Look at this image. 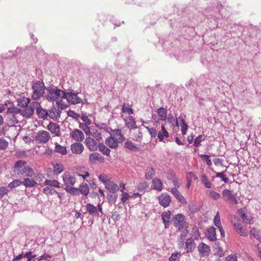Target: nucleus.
Instances as JSON below:
<instances>
[{"mask_svg":"<svg viewBox=\"0 0 261 261\" xmlns=\"http://www.w3.org/2000/svg\"><path fill=\"white\" fill-rule=\"evenodd\" d=\"M105 187L108 190L109 193L115 194L119 190L118 186L114 182L109 180L105 185Z\"/></svg>","mask_w":261,"mask_h":261,"instance_id":"22","label":"nucleus"},{"mask_svg":"<svg viewBox=\"0 0 261 261\" xmlns=\"http://www.w3.org/2000/svg\"><path fill=\"white\" fill-rule=\"evenodd\" d=\"M179 256L180 254L178 252L173 253L169 257V261H178Z\"/></svg>","mask_w":261,"mask_h":261,"instance_id":"64","label":"nucleus"},{"mask_svg":"<svg viewBox=\"0 0 261 261\" xmlns=\"http://www.w3.org/2000/svg\"><path fill=\"white\" fill-rule=\"evenodd\" d=\"M18 175H24L26 176L32 177L34 174V171L32 168L30 166H25L20 171V173H17Z\"/></svg>","mask_w":261,"mask_h":261,"instance_id":"21","label":"nucleus"},{"mask_svg":"<svg viewBox=\"0 0 261 261\" xmlns=\"http://www.w3.org/2000/svg\"><path fill=\"white\" fill-rule=\"evenodd\" d=\"M159 203L164 207H168L171 203V198L167 193H162L158 197Z\"/></svg>","mask_w":261,"mask_h":261,"instance_id":"10","label":"nucleus"},{"mask_svg":"<svg viewBox=\"0 0 261 261\" xmlns=\"http://www.w3.org/2000/svg\"><path fill=\"white\" fill-rule=\"evenodd\" d=\"M199 156L205 162L206 165L208 166H211L212 165V162L210 159V156L207 154H199Z\"/></svg>","mask_w":261,"mask_h":261,"instance_id":"51","label":"nucleus"},{"mask_svg":"<svg viewBox=\"0 0 261 261\" xmlns=\"http://www.w3.org/2000/svg\"><path fill=\"white\" fill-rule=\"evenodd\" d=\"M214 222L215 225L217 227L222 226L221 223V221H220V217L219 212H217V213L216 214V215L214 218Z\"/></svg>","mask_w":261,"mask_h":261,"instance_id":"56","label":"nucleus"},{"mask_svg":"<svg viewBox=\"0 0 261 261\" xmlns=\"http://www.w3.org/2000/svg\"><path fill=\"white\" fill-rule=\"evenodd\" d=\"M87 146L91 151H96L97 149L98 146L96 141L91 137H87L85 141Z\"/></svg>","mask_w":261,"mask_h":261,"instance_id":"17","label":"nucleus"},{"mask_svg":"<svg viewBox=\"0 0 261 261\" xmlns=\"http://www.w3.org/2000/svg\"><path fill=\"white\" fill-rule=\"evenodd\" d=\"M153 189L161 191L162 190L163 184L160 179L154 178L152 180Z\"/></svg>","mask_w":261,"mask_h":261,"instance_id":"33","label":"nucleus"},{"mask_svg":"<svg viewBox=\"0 0 261 261\" xmlns=\"http://www.w3.org/2000/svg\"><path fill=\"white\" fill-rule=\"evenodd\" d=\"M199 254L201 257H207L211 252L210 247L204 243H200L197 247Z\"/></svg>","mask_w":261,"mask_h":261,"instance_id":"9","label":"nucleus"},{"mask_svg":"<svg viewBox=\"0 0 261 261\" xmlns=\"http://www.w3.org/2000/svg\"><path fill=\"white\" fill-rule=\"evenodd\" d=\"M167 120L169 123H171L172 126H178V120L177 118H174L173 116L170 114L168 115Z\"/></svg>","mask_w":261,"mask_h":261,"instance_id":"49","label":"nucleus"},{"mask_svg":"<svg viewBox=\"0 0 261 261\" xmlns=\"http://www.w3.org/2000/svg\"><path fill=\"white\" fill-rule=\"evenodd\" d=\"M169 137V133L166 130L165 126L162 125L161 127V130L158 133V137L160 141H163L164 138Z\"/></svg>","mask_w":261,"mask_h":261,"instance_id":"30","label":"nucleus"},{"mask_svg":"<svg viewBox=\"0 0 261 261\" xmlns=\"http://www.w3.org/2000/svg\"><path fill=\"white\" fill-rule=\"evenodd\" d=\"M239 215L245 223L252 224L253 223L252 217L245 213L243 210L239 211Z\"/></svg>","mask_w":261,"mask_h":261,"instance_id":"24","label":"nucleus"},{"mask_svg":"<svg viewBox=\"0 0 261 261\" xmlns=\"http://www.w3.org/2000/svg\"><path fill=\"white\" fill-rule=\"evenodd\" d=\"M18 106L23 108V110H25L27 108L30 107L31 99L29 98L22 97L19 98L17 101Z\"/></svg>","mask_w":261,"mask_h":261,"instance_id":"20","label":"nucleus"},{"mask_svg":"<svg viewBox=\"0 0 261 261\" xmlns=\"http://www.w3.org/2000/svg\"><path fill=\"white\" fill-rule=\"evenodd\" d=\"M80 194L87 196L89 193V186L87 184L82 183L79 187Z\"/></svg>","mask_w":261,"mask_h":261,"instance_id":"36","label":"nucleus"},{"mask_svg":"<svg viewBox=\"0 0 261 261\" xmlns=\"http://www.w3.org/2000/svg\"><path fill=\"white\" fill-rule=\"evenodd\" d=\"M214 251L215 252V255L219 256V257H222L224 255V252L223 249L220 247H216Z\"/></svg>","mask_w":261,"mask_h":261,"instance_id":"57","label":"nucleus"},{"mask_svg":"<svg viewBox=\"0 0 261 261\" xmlns=\"http://www.w3.org/2000/svg\"><path fill=\"white\" fill-rule=\"evenodd\" d=\"M50 138V134L46 130L39 131L36 136L35 139L40 144L46 143Z\"/></svg>","mask_w":261,"mask_h":261,"instance_id":"8","label":"nucleus"},{"mask_svg":"<svg viewBox=\"0 0 261 261\" xmlns=\"http://www.w3.org/2000/svg\"><path fill=\"white\" fill-rule=\"evenodd\" d=\"M96 161L100 163H103L105 158L98 152H93L89 154V163L91 164L94 165L96 163Z\"/></svg>","mask_w":261,"mask_h":261,"instance_id":"11","label":"nucleus"},{"mask_svg":"<svg viewBox=\"0 0 261 261\" xmlns=\"http://www.w3.org/2000/svg\"><path fill=\"white\" fill-rule=\"evenodd\" d=\"M124 147L132 151L139 150L140 149L139 145L135 144L130 141L125 142L124 143Z\"/></svg>","mask_w":261,"mask_h":261,"instance_id":"25","label":"nucleus"},{"mask_svg":"<svg viewBox=\"0 0 261 261\" xmlns=\"http://www.w3.org/2000/svg\"><path fill=\"white\" fill-rule=\"evenodd\" d=\"M63 180L65 185H73L75 182V178L68 173H64L62 175Z\"/></svg>","mask_w":261,"mask_h":261,"instance_id":"16","label":"nucleus"},{"mask_svg":"<svg viewBox=\"0 0 261 261\" xmlns=\"http://www.w3.org/2000/svg\"><path fill=\"white\" fill-rule=\"evenodd\" d=\"M8 146V142L4 138H0V149L5 150Z\"/></svg>","mask_w":261,"mask_h":261,"instance_id":"55","label":"nucleus"},{"mask_svg":"<svg viewBox=\"0 0 261 261\" xmlns=\"http://www.w3.org/2000/svg\"><path fill=\"white\" fill-rule=\"evenodd\" d=\"M22 111L23 110H21L16 107H10L7 109V114L8 115H15V114L19 113L21 114Z\"/></svg>","mask_w":261,"mask_h":261,"instance_id":"38","label":"nucleus"},{"mask_svg":"<svg viewBox=\"0 0 261 261\" xmlns=\"http://www.w3.org/2000/svg\"><path fill=\"white\" fill-rule=\"evenodd\" d=\"M44 185L46 186L56 187V188H59L60 187V183L58 182V181L54 179V180H49V179H46L44 182Z\"/></svg>","mask_w":261,"mask_h":261,"instance_id":"42","label":"nucleus"},{"mask_svg":"<svg viewBox=\"0 0 261 261\" xmlns=\"http://www.w3.org/2000/svg\"><path fill=\"white\" fill-rule=\"evenodd\" d=\"M32 88L33 90L32 98L34 100H37L43 96L46 87L43 81L39 80L33 82Z\"/></svg>","mask_w":261,"mask_h":261,"instance_id":"4","label":"nucleus"},{"mask_svg":"<svg viewBox=\"0 0 261 261\" xmlns=\"http://www.w3.org/2000/svg\"><path fill=\"white\" fill-rule=\"evenodd\" d=\"M43 193L47 195H53L55 193H57V191L56 190L53 188H50L48 187H46L43 188Z\"/></svg>","mask_w":261,"mask_h":261,"instance_id":"52","label":"nucleus"},{"mask_svg":"<svg viewBox=\"0 0 261 261\" xmlns=\"http://www.w3.org/2000/svg\"><path fill=\"white\" fill-rule=\"evenodd\" d=\"M210 197L214 200H218L220 198V195L218 193L213 190L209 191Z\"/></svg>","mask_w":261,"mask_h":261,"instance_id":"58","label":"nucleus"},{"mask_svg":"<svg viewBox=\"0 0 261 261\" xmlns=\"http://www.w3.org/2000/svg\"><path fill=\"white\" fill-rule=\"evenodd\" d=\"M186 178H187V179H190L191 181H192V179L195 180H196L198 179V178L196 176V175L192 172H188L187 174Z\"/></svg>","mask_w":261,"mask_h":261,"instance_id":"63","label":"nucleus"},{"mask_svg":"<svg viewBox=\"0 0 261 261\" xmlns=\"http://www.w3.org/2000/svg\"><path fill=\"white\" fill-rule=\"evenodd\" d=\"M35 109L38 116L43 119H47L48 114L46 109H43L40 103L37 101H33L30 103V107L25 110H23L21 115L26 118L31 117L34 114Z\"/></svg>","mask_w":261,"mask_h":261,"instance_id":"1","label":"nucleus"},{"mask_svg":"<svg viewBox=\"0 0 261 261\" xmlns=\"http://www.w3.org/2000/svg\"><path fill=\"white\" fill-rule=\"evenodd\" d=\"M67 115L69 117H72L76 120H78L79 118L81 117L79 114L72 110H69L67 112Z\"/></svg>","mask_w":261,"mask_h":261,"instance_id":"60","label":"nucleus"},{"mask_svg":"<svg viewBox=\"0 0 261 261\" xmlns=\"http://www.w3.org/2000/svg\"><path fill=\"white\" fill-rule=\"evenodd\" d=\"M58 107L62 110H65L68 107L67 104L63 102L62 100L56 101Z\"/></svg>","mask_w":261,"mask_h":261,"instance_id":"61","label":"nucleus"},{"mask_svg":"<svg viewBox=\"0 0 261 261\" xmlns=\"http://www.w3.org/2000/svg\"><path fill=\"white\" fill-rule=\"evenodd\" d=\"M47 129L49 130L52 134H56L58 136L57 133L59 132V126L53 122H50L47 126Z\"/></svg>","mask_w":261,"mask_h":261,"instance_id":"31","label":"nucleus"},{"mask_svg":"<svg viewBox=\"0 0 261 261\" xmlns=\"http://www.w3.org/2000/svg\"><path fill=\"white\" fill-rule=\"evenodd\" d=\"M189 210L192 213H195L200 211V208H198L195 202L192 201L188 205Z\"/></svg>","mask_w":261,"mask_h":261,"instance_id":"45","label":"nucleus"},{"mask_svg":"<svg viewBox=\"0 0 261 261\" xmlns=\"http://www.w3.org/2000/svg\"><path fill=\"white\" fill-rule=\"evenodd\" d=\"M250 233L261 243V234L258 229L253 228L250 230Z\"/></svg>","mask_w":261,"mask_h":261,"instance_id":"39","label":"nucleus"},{"mask_svg":"<svg viewBox=\"0 0 261 261\" xmlns=\"http://www.w3.org/2000/svg\"><path fill=\"white\" fill-rule=\"evenodd\" d=\"M187 252H191L195 247V243L193 241L192 238H189L187 240L185 244Z\"/></svg>","mask_w":261,"mask_h":261,"instance_id":"29","label":"nucleus"},{"mask_svg":"<svg viewBox=\"0 0 261 261\" xmlns=\"http://www.w3.org/2000/svg\"><path fill=\"white\" fill-rule=\"evenodd\" d=\"M222 196L225 200L228 201L230 204L236 205L238 203L237 194L233 193L229 190H224L222 192Z\"/></svg>","mask_w":261,"mask_h":261,"instance_id":"7","label":"nucleus"},{"mask_svg":"<svg viewBox=\"0 0 261 261\" xmlns=\"http://www.w3.org/2000/svg\"><path fill=\"white\" fill-rule=\"evenodd\" d=\"M207 237L211 241H214L216 240V228L211 227L207 229Z\"/></svg>","mask_w":261,"mask_h":261,"instance_id":"27","label":"nucleus"},{"mask_svg":"<svg viewBox=\"0 0 261 261\" xmlns=\"http://www.w3.org/2000/svg\"><path fill=\"white\" fill-rule=\"evenodd\" d=\"M156 112L160 120L162 121L166 120L167 118V111L165 108L163 107L160 108L157 110Z\"/></svg>","mask_w":261,"mask_h":261,"instance_id":"26","label":"nucleus"},{"mask_svg":"<svg viewBox=\"0 0 261 261\" xmlns=\"http://www.w3.org/2000/svg\"><path fill=\"white\" fill-rule=\"evenodd\" d=\"M204 140V137L203 135H199L198 137H197L194 141V145L195 147H198L201 144L200 143Z\"/></svg>","mask_w":261,"mask_h":261,"instance_id":"53","label":"nucleus"},{"mask_svg":"<svg viewBox=\"0 0 261 261\" xmlns=\"http://www.w3.org/2000/svg\"><path fill=\"white\" fill-rule=\"evenodd\" d=\"M124 122L126 126L130 129L136 128L137 127L136 122L133 116H129L126 117L124 119Z\"/></svg>","mask_w":261,"mask_h":261,"instance_id":"23","label":"nucleus"},{"mask_svg":"<svg viewBox=\"0 0 261 261\" xmlns=\"http://www.w3.org/2000/svg\"><path fill=\"white\" fill-rule=\"evenodd\" d=\"M171 214L172 213L170 211H167L166 212H163L161 215L163 223L165 228H168L169 227V224L171 222L170 219L171 218Z\"/></svg>","mask_w":261,"mask_h":261,"instance_id":"14","label":"nucleus"},{"mask_svg":"<svg viewBox=\"0 0 261 261\" xmlns=\"http://www.w3.org/2000/svg\"><path fill=\"white\" fill-rule=\"evenodd\" d=\"M70 135L75 140L81 142L84 140L85 136L83 132L80 129H76L72 131Z\"/></svg>","mask_w":261,"mask_h":261,"instance_id":"19","label":"nucleus"},{"mask_svg":"<svg viewBox=\"0 0 261 261\" xmlns=\"http://www.w3.org/2000/svg\"><path fill=\"white\" fill-rule=\"evenodd\" d=\"M88 125H87L85 123L80 122L79 127L81 129H82L85 132L86 134L87 135L88 133L90 132V128L89 127Z\"/></svg>","mask_w":261,"mask_h":261,"instance_id":"59","label":"nucleus"},{"mask_svg":"<svg viewBox=\"0 0 261 261\" xmlns=\"http://www.w3.org/2000/svg\"><path fill=\"white\" fill-rule=\"evenodd\" d=\"M22 182V185L29 188L34 187L37 185V183L34 180L29 178H24V180Z\"/></svg>","mask_w":261,"mask_h":261,"instance_id":"34","label":"nucleus"},{"mask_svg":"<svg viewBox=\"0 0 261 261\" xmlns=\"http://www.w3.org/2000/svg\"><path fill=\"white\" fill-rule=\"evenodd\" d=\"M98 147L100 152H101L103 154L106 155L107 156H109L110 154L111 150L110 149L106 146L103 143H99L98 145Z\"/></svg>","mask_w":261,"mask_h":261,"instance_id":"37","label":"nucleus"},{"mask_svg":"<svg viewBox=\"0 0 261 261\" xmlns=\"http://www.w3.org/2000/svg\"><path fill=\"white\" fill-rule=\"evenodd\" d=\"M27 163L26 162L22 161V160H18L16 161L14 164V168L16 170H17L18 171L20 172V171H21V170H20V168H22L24 165H26Z\"/></svg>","mask_w":261,"mask_h":261,"instance_id":"44","label":"nucleus"},{"mask_svg":"<svg viewBox=\"0 0 261 261\" xmlns=\"http://www.w3.org/2000/svg\"><path fill=\"white\" fill-rule=\"evenodd\" d=\"M96 126L100 129H102L104 132H108L110 134L111 133V129H112L110 127L108 126L106 123H100L99 124H95Z\"/></svg>","mask_w":261,"mask_h":261,"instance_id":"48","label":"nucleus"},{"mask_svg":"<svg viewBox=\"0 0 261 261\" xmlns=\"http://www.w3.org/2000/svg\"><path fill=\"white\" fill-rule=\"evenodd\" d=\"M111 136L106 138L105 143L109 147L116 149L118 147V143H122L124 138L120 129H111Z\"/></svg>","mask_w":261,"mask_h":261,"instance_id":"2","label":"nucleus"},{"mask_svg":"<svg viewBox=\"0 0 261 261\" xmlns=\"http://www.w3.org/2000/svg\"><path fill=\"white\" fill-rule=\"evenodd\" d=\"M53 172L55 175H58L63 171V166L59 163H53Z\"/></svg>","mask_w":261,"mask_h":261,"instance_id":"28","label":"nucleus"},{"mask_svg":"<svg viewBox=\"0 0 261 261\" xmlns=\"http://www.w3.org/2000/svg\"><path fill=\"white\" fill-rule=\"evenodd\" d=\"M65 96L62 98L66 99L67 101L72 105H76L82 102V98L79 96V93L71 88L65 91Z\"/></svg>","mask_w":261,"mask_h":261,"instance_id":"6","label":"nucleus"},{"mask_svg":"<svg viewBox=\"0 0 261 261\" xmlns=\"http://www.w3.org/2000/svg\"><path fill=\"white\" fill-rule=\"evenodd\" d=\"M234 229L236 232L241 236L247 237L248 235V231L247 229L242 227L239 221L233 224Z\"/></svg>","mask_w":261,"mask_h":261,"instance_id":"13","label":"nucleus"},{"mask_svg":"<svg viewBox=\"0 0 261 261\" xmlns=\"http://www.w3.org/2000/svg\"><path fill=\"white\" fill-rule=\"evenodd\" d=\"M84 167H80L77 170V174L79 176L82 177L84 179L89 176V173L88 171L84 170Z\"/></svg>","mask_w":261,"mask_h":261,"instance_id":"41","label":"nucleus"},{"mask_svg":"<svg viewBox=\"0 0 261 261\" xmlns=\"http://www.w3.org/2000/svg\"><path fill=\"white\" fill-rule=\"evenodd\" d=\"M188 233L189 230H185L181 232L178 239V244L179 247L182 248L184 247L185 238L188 236Z\"/></svg>","mask_w":261,"mask_h":261,"instance_id":"32","label":"nucleus"},{"mask_svg":"<svg viewBox=\"0 0 261 261\" xmlns=\"http://www.w3.org/2000/svg\"><path fill=\"white\" fill-rule=\"evenodd\" d=\"M216 177L220 178L221 180L224 181L225 183L228 182L229 179L226 176V175L223 172H217Z\"/></svg>","mask_w":261,"mask_h":261,"instance_id":"54","label":"nucleus"},{"mask_svg":"<svg viewBox=\"0 0 261 261\" xmlns=\"http://www.w3.org/2000/svg\"><path fill=\"white\" fill-rule=\"evenodd\" d=\"M55 151L61 154L62 155H66L67 153V151L66 147L61 146V145L56 143L55 147Z\"/></svg>","mask_w":261,"mask_h":261,"instance_id":"35","label":"nucleus"},{"mask_svg":"<svg viewBox=\"0 0 261 261\" xmlns=\"http://www.w3.org/2000/svg\"><path fill=\"white\" fill-rule=\"evenodd\" d=\"M45 90L44 97L49 101L54 102L57 101L59 98H62L65 96V90L59 89L54 85L46 87Z\"/></svg>","mask_w":261,"mask_h":261,"instance_id":"3","label":"nucleus"},{"mask_svg":"<svg viewBox=\"0 0 261 261\" xmlns=\"http://www.w3.org/2000/svg\"><path fill=\"white\" fill-rule=\"evenodd\" d=\"M71 150L73 154H81L84 149V145L80 142L72 144L70 146Z\"/></svg>","mask_w":261,"mask_h":261,"instance_id":"12","label":"nucleus"},{"mask_svg":"<svg viewBox=\"0 0 261 261\" xmlns=\"http://www.w3.org/2000/svg\"><path fill=\"white\" fill-rule=\"evenodd\" d=\"M155 170L153 168H148L147 172L145 173V177L147 179H151L154 174Z\"/></svg>","mask_w":261,"mask_h":261,"instance_id":"47","label":"nucleus"},{"mask_svg":"<svg viewBox=\"0 0 261 261\" xmlns=\"http://www.w3.org/2000/svg\"><path fill=\"white\" fill-rule=\"evenodd\" d=\"M171 192L175 197V198L178 200L179 202L184 204H187V201L185 198L181 195L179 191L177 189L176 187L172 188L171 189Z\"/></svg>","mask_w":261,"mask_h":261,"instance_id":"15","label":"nucleus"},{"mask_svg":"<svg viewBox=\"0 0 261 261\" xmlns=\"http://www.w3.org/2000/svg\"><path fill=\"white\" fill-rule=\"evenodd\" d=\"M86 208L87 213L92 217H99V213H98L97 207L91 203H88L86 205Z\"/></svg>","mask_w":261,"mask_h":261,"instance_id":"18","label":"nucleus"},{"mask_svg":"<svg viewBox=\"0 0 261 261\" xmlns=\"http://www.w3.org/2000/svg\"><path fill=\"white\" fill-rule=\"evenodd\" d=\"M146 128L148 129L149 133L151 135V137L152 138H155L158 135V133H157L156 130L154 128H153V127H151V128L146 127Z\"/></svg>","mask_w":261,"mask_h":261,"instance_id":"62","label":"nucleus"},{"mask_svg":"<svg viewBox=\"0 0 261 261\" xmlns=\"http://www.w3.org/2000/svg\"><path fill=\"white\" fill-rule=\"evenodd\" d=\"M202 183L207 189L212 188V184L208 180L207 176L205 174H202L201 176Z\"/></svg>","mask_w":261,"mask_h":261,"instance_id":"40","label":"nucleus"},{"mask_svg":"<svg viewBox=\"0 0 261 261\" xmlns=\"http://www.w3.org/2000/svg\"><path fill=\"white\" fill-rule=\"evenodd\" d=\"M65 190L70 194L73 195H79L80 194L79 188L74 187H66Z\"/></svg>","mask_w":261,"mask_h":261,"instance_id":"43","label":"nucleus"},{"mask_svg":"<svg viewBox=\"0 0 261 261\" xmlns=\"http://www.w3.org/2000/svg\"><path fill=\"white\" fill-rule=\"evenodd\" d=\"M21 185H22V182L21 180L19 179H15L12 182H10L8 184V187L10 189H12L16 188Z\"/></svg>","mask_w":261,"mask_h":261,"instance_id":"46","label":"nucleus"},{"mask_svg":"<svg viewBox=\"0 0 261 261\" xmlns=\"http://www.w3.org/2000/svg\"><path fill=\"white\" fill-rule=\"evenodd\" d=\"M172 220L173 221L174 226L179 231L188 230V223L186 221V217L182 214H178L174 215Z\"/></svg>","mask_w":261,"mask_h":261,"instance_id":"5","label":"nucleus"},{"mask_svg":"<svg viewBox=\"0 0 261 261\" xmlns=\"http://www.w3.org/2000/svg\"><path fill=\"white\" fill-rule=\"evenodd\" d=\"M117 198V194H112V193H109L107 195V199L109 201V202L110 203H115V202L116 201Z\"/></svg>","mask_w":261,"mask_h":261,"instance_id":"50","label":"nucleus"}]
</instances>
